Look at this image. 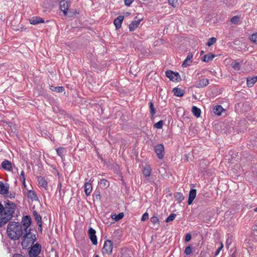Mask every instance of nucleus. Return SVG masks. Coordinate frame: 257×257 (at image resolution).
<instances>
[{
	"label": "nucleus",
	"instance_id": "1",
	"mask_svg": "<svg viewBox=\"0 0 257 257\" xmlns=\"http://www.w3.org/2000/svg\"><path fill=\"white\" fill-rule=\"evenodd\" d=\"M16 208V204L10 201L6 202L5 207L0 202V226L6 224L12 218Z\"/></svg>",
	"mask_w": 257,
	"mask_h": 257
},
{
	"label": "nucleus",
	"instance_id": "2",
	"mask_svg": "<svg viewBox=\"0 0 257 257\" xmlns=\"http://www.w3.org/2000/svg\"><path fill=\"white\" fill-rule=\"evenodd\" d=\"M24 229L21 224L16 222H10L7 229L8 236L13 240L19 239L24 234Z\"/></svg>",
	"mask_w": 257,
	"mask_h": 257
},
{
	"label": "nucleus",
	"instance_id": "3",
	"mask_svg": "<svg viewBox=\"0 0 257 257\" xmlns=\"http://www.w3.org/2000/svg\"><path fill=\"white\" fill-rule=\"evenodd\" d=\"M24 234L22 245L24 248H29L34 244L36 240V236L30 232V230L27 232H25Z\"/></svg>",
	"mask_w": 257,
	"mask_h": 257
},
{
	"label": "nucleus",
	"instance_id": "4",
	"mask_svg": "<svg viewBox=\"0 0 257 257\" xmlns=\"http://www.w3.org/2000/svg\"><path fill=\"white\" fill-rule=\"evenodd\" d=\"M113 248V243L111 240H106L104 243L102 248L103 253L107 254H111L112 253Z\"/></svg>",
	"mask_w": 257,
	"mask_h": 257
},
{
	"label": "nucleus",
	"instance_id": "5",
	"mask_svg": "<svg viewBox=\"0 0 257 257\" xmlns=\"http://www.w3.org/2000/svg\"><path fill=\"white\" fill-rule=\"evenodd\" d=\"M41 250V246L39 243L34 244L31 247L30 250L29 251V254L30 257H34L38 256L40 253Z\"/></svg>",
	"mask_w": 257,
	"mask_h": 257
},
{
	"label": "nucleus",
	"instance_id": "6",
	"mask_svg": "<svg viewBox=\"0 0 257 257\" xmlns=\"http://www.w3.org/2000/svg\"><path fill=\"white\" fill-rule=\"evenodd\" d=\"M69 6L70 2L68 0H62L60 2V9L65 16L68 14Z\"/></svg>",
	"mask_w": 257,
	"mask_h": 257
},
{
	"label": "nucleus",
	"instance_id": "7",
	"mask_svg": "<svg viewBox=\"0 0 257 257\" xmlns=\"http://www.w3.org/2000/svg\"><path fill=\"white\" fill-rule=\"evenodd\" d=\"M154 151L159 159H161L164 157V147L162 144H159L156 146L154 148Z\"/></svg>",
	"mask_w": 257,
	"mask_h": 257
},
{
	"label": "nucleus",
	"instance_id": "8",
	"mask_svg": "<svg viewBox=\"0 0 257 257\" xmlns=\"http://www.w3.org/2000/svg\"><path fill=\"white\" fill-rule=\"evenodd\" d=\"M22 222L25 227L24 229V231L27 232L28 231H30V229L29 228V227L31 224V218L30 216L28 215L24 216L22 219Z\"/></svg>",
	"mask_w": 257,
	"mask_h": 257
},
{
	"label": "nucleus",
	"instance_id": "9",
	"mask_svg": "<svg viewBox=\"0 0 257 257\" xmlns=\"http://www.w3.org/2000/svg\"><path fill=\"white\" fill-rule=\"evenodd\" d=\"M166 76L170 79V80L176 81L179 78V74L177 72H173L171 70H168L166 72Z\"/></svg>",
	"mask_w": 257,
	"mask_h": 257
},
{
	"label": "nucleus",
	"instance_id": "10",
	"mask_svg": "<svg viewBox=\"0 0 257 257\" xmlns=\"http://www.w3.org/2000/svg\"><path fill=\"white\" fill-rule=\"evenodd\" d=\"M95 233H96V231L94 229H93L91 227L89 229V230H88L89 237V238H90V240L91 241L92 243L94 245H96L97 243V237L95 235Z\"/></svg>",
	"mask_w": 257,
	"mask_h": 257
},
{
	"label": "nucleus",
	"instance_id": "11",
	"mask_svg": "<svg viewBox=\"0 0 257 257\" xmlns=\"http://www.w3.org/2000/svg\"><path fill=\"white\" fill-rule=\"evenodd\" d=\"M151 171L152 169L149 166H145L142 170V173L145 177L146 180L148 182L150 181L149 177L150 176Z\"/></svg>",
	"mask_w": 257,
	"mask_h": 257
},
{
	"label": "nucleus",
	"instance_id": "12",
	"mask_svg": "<svg viewBox=\"0 0 257 257\" xmlns=\"http://www.w3.org/2000/svg\"><path fill=\"white\" fill-rule=\"evenodd\" d=\"M197 191L195 189H192L190 190L189 194V197L188 200V204L190 205L192 204L193 201L195 199L196 196Z\"/></svg>",
	"mask_w": 257,
	"mask_h": 257
},
{
	"label": "nucleus",
	"instance_id": "13",
	"mask_svg": "<svg viewBox=\"0 0 257 257\" xmlns=\"http://www.w3.org/2000/svg\"><path fill=\"white\" fill-rule=\"evenodd\" d=\"M9 187L7 184H4L3 182H0V194L2 195H8L9 192Z\"/></svg>",
	"mask_w": 257,
	"mask_h": 257
},
{
	"label": "nucleus",
	"instance_id": "14",
	"mask_svg": "<svg viewBox=\"0 0 257 257\" xmlns=\"http://www.w3.org/2000/svg\"><path fill=\"white\" fill-rule=\"evenodd\" d=\"M92 190V186L90 183L86 182L84 185V191L85 195L88 196L90 195Z\"/></svg>",
	"mask_w": 257,
	"mask_h": 257
},
{
	"label": "nucleus",
	"instance_id": "15",
	"mask_svg": "<svg viewBox=\"0 0 257 257\" xmlns=\"http://www.w3.org/2000/svg\"><path fill=\"white\" fill-rule=\"evenodd\" d=\"M209 84L208 79L203 78L196 83L195 86L198 88H201L206 86Z\"/></svg>",
	"mask_w": 257,
	"mask_h": 257
},
{
	"label": "nucleus",
	"instance_id": "16",
	"mask_svg": "<svg viewBox=\"0 0 257 257\" xmlns=\"http://www.w3.org/2000/svg\"><path fill=\"white\" fill-rule=\"evenodd\" d=\"M192 58H193V54L191 53H189L187 57L185 59V60L184 61L182 66L183 67H186L188 66H189L192 61Z\"/></svg>",
	"mask_w": 257,
	"mask_h": 257
},
{
	"label": "nucleus",
	"instance_id": "17",
	"mask_svg": "<svg viewBox=\"0 0 257 257\" xmlns=\"http://www.w3.org/2000/svg\"><path fill=\"white\" fill-rule=\"evenodd\" d=\"M30 23L32 25H37L41 23H44V20L42 18L38 17H34L30 20Z\"/></svg>",
	"mask_w": 257,
	"mask_h": 257
},
{
	"label": "nucleus",
	"instance_id": "18",
	"mask_svg": "<svg viewBox=\"0 0 257 257\" xmlns=\"http://www.w3.org/2000/svg\"><path fill=\"white\" fill-rule=\"evenodd\" d=\"M142 19L133 21L129 26L130 31H134L136 30L138 27Z\"/></svg>",
	"mask_w": 257,
	"mask_h": 257
},
{
	"label": "nucleus",
	"instance_id": "19",
	"mask_svg": "<svg viewBox=\"0 0 257 257\" xmlns=\"http://www.w3.org/2000/svg\"><path fill=\"white\" fill-rule=\"evenodd\" d=\"M123 16H118L114 21V25H115L116 29H119L121 27L122 21L123 20Z\"/></svg>",
	"mask_w": 257,
	"mask_h": 257
},
{
	"label": "nucleus",
	"instance_id": "20",
	"mask_svg": "<svg viewBox=\"0 0 257 257\" xmlns=\"http://www.w3.org/2000/svg\"><path fill=\"white\" fill-rule=\"evenodd\" d=\"M33 215L35 220L37 221L38 225L41 228L42 225L41 216L36 211L33 212Z\"/></svg>",
	"mask_w": 257,
	"mask_h": 257
},
{
	"label": "nucleus",
	"instance_id": "21",
	"mask_svg": "<svg viewBox=\"0 0 257 257\" xmlns=\"http://www.w3.org/2000/svg\"><path fill=\"white\" fill-rule=\"evenodd\" d=\"M2 167L8 171H10L12 169V164L8 160H5L2 163Z\"/></svg>",
	"mask_w": 257,
	"mask_h": 257
},
{
	"label": "nucleus",
	"instance_id": "22",
	"mask_svg": "<svg viewBox=\"0 0 257 257\" xmlns=\"http://www.w3.org/2000/svg\"><path fill=\"white\" fill-rule=\"evenodd\" d=\"M257 81V76L253 77L247 78V85L248 87H252L254 84Z\"/></svg>",
	"mask_w": 257,
	"mask_h": 257
},
{
	"label": "nucleus",
	"instance_id": "23",
	"mask_svg": "<svg viewBox=\"0 0 257 257\" xmlns=\"http://www.w3.org/2000/svg\"><path fill=\"white\" fill-rule=\"evenodd\" d=\"M215 55L210 53L205 55L202 59V60L205 62H209L210 61H212Z\"/></svg>",
	"mask_w": 257,
	"mask_h": 257
},
{
	"label": "nucleus",
	"instance_id": "24",
	"mask_svg": "<svg viewBox=\"0 0 257 257\" xmlns=\"http://www.w3.org/2000/svg\"><path fill=\"white\" fill-rule=\"evenodd\" d=\"M173 92L174 94L178 97L182 96L184 94V91L183 90L176 87L173 89Z\"/></svg>",
	"mask_w": 257,
	"mask_h": 257
},
{
	"label": "nucleus",
	"instance_id": "25",
	"mask_svg": "<svg viewBox=\"0 0 257 257\" xmlns=\"http://www.w3.org/2000/svg\"><path fill=\"white\" fill-rule=\"evenodd\" d=\"M192 112L195 116L198 117L201 114V110L195 106H193L192 108Z\"/></svg>",
	"mask_w": 257,
	"mask_h": 257
},
{
	"label": "nucleus",
	"instance_id": "26",
	"mask_svg": "<svg viewBox=\"0 0 257 257\" xmlns=\"http://www.w3.org/2000/svg\"><path fill=\"white\" fill-rule=\"evenodd\" d=\"M50 89L53 91L57 92H62L64 91V88L62 86H51Z\"/></svg>",
	"mask_w": 257,
	"mask_h": 257
},
{
	"label": "nucleus",
	"instance_id": "27",
	"mask_svg": "<svg viewBox=\"0 0 257 257\" xmlns=\"http://www.w3.org/2000/svg\"><path fill=\"white\" fill-rule=\"evenodd\" d=\"M213 110L215 114L218 115H221L223 108L221 105H217L214 108Z\"/></svg>",
	"mask_w": 257,
	"mask_h": 257
},
{
	"label": "nucleus",
	"instance_id": "28",
	"mask_svg": "<svg viewBox=\"0 0 257 257\" xmlns=\"http://www.w3.org/2000/svg\"><path fill=\"white\" fill-rule=\"evenodd\" d=\"M39 184L42 187L47 189V182L46 180L43 178H39L38 180Z\"/></svg>",
	"mask_w": 257,
	"mask_h": 257
},
{
	"label": "nucleus",
	"instance_id": "29",
	"mask_svg": "<svg viewBox=\"0 0 257 257\" xmlns=\"http://www.w3.org/2000/svg\"><path fill=\"white\" fill-rule=\"evenodd\" d=\"M28 197L32 200H36L37 199V196L35 192L32 190H29L27 193Z\"/></svg>",
	"mask_w": 257,
	"mask_h": 257
},
{
	"label": "nucleus",
	"instance_id": "30",
	"mask_svg": "<svg viewBox=\"0 0 257 257\" xmlns=\"http://www.w3.org/2000/svg\"><path fill=\"white\" fill-rule=\"evenodd\" d=\"M174 198L178 202H181L184 200V197L183 194L180 192H177L174 194Z\"/></svg>",
	"mask_w": 257,
	"mask_h": 257
},
{
	"label": "nucleus",
	"instance_id": "31",
	"mask_svg": "<svg viewBox=\"0 0 257 257\" xmlns=\"http://www.w3.org/2000/svg\"><path fill=\"white\" fill-rule=\"evenodd\" d=\"M123 213H119L118 214L116 215V214H112L111 218L112 219L115 220V221H118L121 219L123 217Z\"/></svg>",
	"mask_w": 257,
	"mask_h": 257
},
{
	"label": "nucleus",
	"instance_id": "32",
	"mask_svg": "<svg viewBox=\"0 0 257 257\" xmlns=\"http://www.w3.org/2000/svg\"><path fill=\"white\" fill-rule=\"evenodd\" d=\"M149 104L150 106L151 114L152 115V116H153L156 113V109L154 107L153 102H150Z\"/></svg>",
	"mask_w": 257,
	"mask_h": 257
},
{
	"label": "nucleus",
	"instance_id": "33",
	"mask_svg": "<svg viewBox=\"0 0 257 257\" xmlns=\"http://www.w3.org/2000/svg\"><path fill=\"white\" fill-rule=\"evenodd\" d=\"M151 221L154 225H157L158 226L159 225V218L155 216H154L151 218Z\"/></svg>",
	"mask_w": 257,
	"mask_h": 257
},
{
	"label": "nucleus",
	"instance_id": "34",
	"mask_svg": "<svg viewBox=\"0 0 257 257\" xmlns=\"http://www.w3.org/2000/svg\"><path fill=\"white\" fill-rule=\"evenodd\" d=\"M230 21L233 24H237L240 21V17L237 16H234L231 19Z\"/></svg>",
	"mask_w": 257,
	"mask_h": 257
},
{
	"label": "nucleus",
	"instance_id": "35",
	"mask_svg": "<svg viewBox=\"0 0 257 257\" xmlns=\"http://www.w3.org/2000/svg\"><path fill=\"white\" fill-rule=\"evenodd\" d=\"M216 42V39L215 38L212 37L209 39L208 42L206 45L208 47L211 46L213 44H214Z\"/></svg>",
	"mask_w": 257,
	"mask_h": 257
},
{
	"label": "nucleus",
	"instance_id": "36",
	"mask_svg": "<svg viewBox=\"0 0 257 257\" xmlns=\"http://www.w3.org/2000/svg\"><path fill=\"white\" fill-rule=\"evenodd\" d=\"M250 40L253 43L257 44V33L253 34L250 37Z\"/></svg>",
	"mask_w": 257,
	"mask_h": 257
},
{
	"label": "nucleus",
	"instance_id": "37",
	"mask_svg": "<svg viewBox=\"0 0 257 257\" xmlns=\"http://www.w3.org/2000/svg\"><path fill=\"white\" fill-rule=\"evenodd\" d=\"M100 185L103 187H107L109 186V182L105 179H102L100 182Z\"/></svg>",
	"mask_w": 257,
	"mask_h": 257
},
{
	"label": "nucleus",
	"instance_id": "38",
	"mask_svg": "<svg viewBox=\"0 0 257 257\" xmlns=\"http://www.w3.org/2000/svg\"><path fill=\"white\" fill-rule=\"evenodd\" d=\"M232 66L235 70H239L240 69V64L236 61H234L232 63Z\"/></svg>",
	"mask_w": 257,
	"mask_h": 257
},
{
	"label": "nucleus",
	"instance_id": "39",
	"mask_svg": "<svg viewBox=\"0 0 257 257\" xmlns=\"http://www.w3.org/2000/svg\"><path fill=\"white\" fill-rule=\"evenodd\" d=\"M176 216V214L174 213L171 214L167 218V219H166V221L167 222H169L173 221L175 218Z\"/></svg>",
	"mask_w": 257,
	"mask_h": 257
},
{
	"label": "nucleus",
	"instance_id": "40",
	"mask_svg": "<svg viewBox=\"0 0 257 257\" xmlns=\"http://www.w3.org/2000/svg\"><path fill=\"white\" fill-rule=\"evenodd\" d=\"M20 178L21 180L22 181L23 184L24 186H26V179L25 177V173L24 171H22L20 174Z\"/></svg>",
	"mask_w": 257,
	"mask_h": 257
},
{
	"label": "nucleus",
	"instance_id": "41",
	"mask_svg": "<svg viewBox=\"0 0 257 257\" xmlns=\"http://www.w3.org/2000/svg\"><path fill=\"white\" fill-rule=\"evenodd\" d=\"M64 151V149L63 148H59L56 150L57 154L61 157H62L63 156Z\"/></svg>",
	"mask_w": 257,
	"mask_h": 257
},
{
	"label": "nucleus",
	"instance_id": "42",
	"mask_svg": "<svg viewBox=\"0 0 257 257\" xmlns=\"http://www.w3.org/2000/svg\"><path fill=\"white\" fill-rule=\"evenodd\" d=\"M163 123V121L160 120L154 124V126L157 128L161 129L162 128Z\"/></svg>",
	"mask_w": 257,
	"mask_h": 257
},
{
	"label": "nucleus",
	"instance_id": "43",
	"mask_svg": "<svg viewBox=\"0 0 257 257\" xmlns=\"http://www.w3.org/2000/svg\"><path fill=\"white\" fill-rule=\"evenodd\" d=\"M191 252H192V248L191 247V246H188L186 247L184 250V253L186 255H189L191 253Z\"/></svg>",
	"mask_w": 257,
	"mask_h": 257
},
{
	"label": "nucleus",
	"instance_id": "44",
	"mask_svg": "<svg viewBox=\"0 0 257 257\" xmlns=\"http://www.w3.org/2000/svg\"><path fill=\"white\" fill-rule=\"evenodd\" d=\"M177 2L178 0H168L169 4L173 7H175L176 6Z\"/></svg>",
	"mask_w": 257,
	"mask_h": 257
},
{
	"label": "nucleus",
	"instance_id": "45",
	"mask_svg": "<svg viewBox=\"0 0 257 257\" xmlns=\"http://www.w3.org/2000/svg\"><path fill=\"white\" fill-rule=\"evenodd\" d=\"M149 219V214L147 212L145 213L141 218V220L143 221H146Z\"/></svg>",
	"mask_w": 257,
	"mask_h": 257
},
{
	"label": "nucleus",
	"instance_id": "46",
	"mask_svg": "<svg viewBox=\"0 0 257 257\" xmlns=\"http://www.w3.org/2000/svg\"><path fill=\"white\" fill-rule=\"evenodd\" d=\"M223 247V244L222 242H221L220 246L217 249V250H216V251L215 252V255H217L219 254V253L220 252V251H221V250L222 249Z\"/></svg>",
	"mask_w": 257,
	"mask_h": 257
},
{
	"label": "nucleus",
	"instance_id": "47",
	"mask_svg": "<svg viewBox=\"0 0 257 257\" xmlns=\"http://www.w3.org/2000/svg\"><path fill=\"white\" fill-rule=\"evenodd\" d=\"M134 0H124V4L127 6H130Z\"/></svg>",
	"mask_w": 257,
	"mask_h": 257
},
{
	"label": "nucleus",
	"instance_id": "48",
	"mask_svg": "<svg viewBox=\"0 0 257 257\" xmlns=\"http://www.w3.org/2000/svg\"><path fill=\"white\" fill-rule=\"evenodd\" d=\"M191 239V236L190 234L188 233L186 234L185 236V241L188 242Z\"/></svg>",
	"mask_w": 257,
	"mask_h": 257
},
{
	"label": "nucleus",
	"instance_id": "49",
	"mask_svg": "<svg viewBox=\"0 0 257 257\" xmlns=\"http://www.w3.org/2000/svg\"><path fill=\"white\" fill-rule=\"evenodd\" d=\"M61 188H62V184H61V182H59L57 189H58L59 192L60 193L61 192Z\"/></svg>",
	"mask_w": 257,
	"mask_h": 257
},
{
	"label": "nucleus",
	"instance_id": "50",
	"mask_svg": "<svg viewBox=\"0 0 257 257\" xmlns=\"http://www.w3.org/2000/svg\"><path fill=\"white\" fill-rule=\"evenodd\" d=\"M13 257H25L21 254H15L14 255Z\"/></svg>",
	"mask_w": 257,
	"mask_h": 257
},
{
	"label": "nucleus",
	"instance_id": "51",
	"mask_svg": "<svg viewBox=\"0 0 257 257\" xmlns=\"http://www.w3.org/2000/svg\"><path fill=\"white\" fill-rule=\"evenodd\" d=\"M229 242H228V239L226 241V247L228 248L229 247Z\"/></svg>",
	"mask_w": 257,
	"mask_h": 257
},
{
	"label": "nucleus",
	"instance_id": "52",
	"mask_svg": "<svg viewBox=\"0 0 257 257\" xmlns=\"http://www.w3.org/2000/svg\"><path fill=\"white\" fill-rule=\"evenodd\" d=\"M254 212H257V207L254 209Z\"/></svg>",
	"mask_w": 257,
	"mask_h": 257
},
{
	"label": "nucleus",
	"instance_id": "53",
	"mask_svg": "<svg viewBox=\"0 0 257 257\" xmlns=\"http://www.w3.org/2000/svg\"><path fill=\"white\" fill-rule=\"evenodd\" d=\"M200 74H201V73H200L198 72V73H197V75H198V77H199V75Z\"/></svg>",
	"mask_w": 257,
	"mask_h": 257
},
{
	"label": "nucleus",
	"instance_id": "54",
	"mask_svg": "<svg viewBox=\"0 0 257 257\" xmlns=\"http://www.w3.org/2000/svg\"><path fill=\"white\" fill-rule=\"evenodd\" d=\"M203 53H204L203 51H202L201 52V54H203Z\"/></svg>",
	"mask_w": 257,
	"mask_h": 257
},
{
	"label": "nucleus",
	"instance_id": "55",
	"mask_svg": "<svg viewBox=\"0 0 257 257\" xmlns=\"http://www.w3.org/2000/svg\"><path fill=\"white\" fill-rule=\"evenodd\" d=\"M95 257H99L98 255H96Z\"/></svg>",
	"mask_w": 257,
	"mask_h": 257
},
{
	"label": "nucleus",
	"instance_id": "56",
	"mask_svg": "<svg viewBox=\"0 0 257 257\" xmlns=\"http://www.w3.org/2000/svg\"><path fill=\"white\" fill-rule=\"evenodd\" d=\"M34 257H40V256H34Z\"/></svg>",
	"mask_w": 257,
	"mask_h": 257
}]
</instances>
